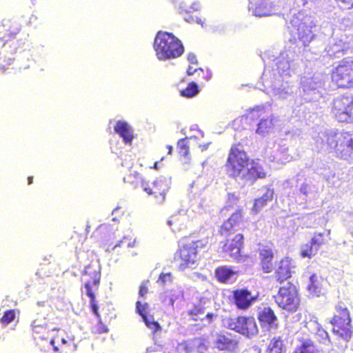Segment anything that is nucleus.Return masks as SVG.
<instances>
[{
	"label": "nucleus",
	"instance_id": "nucleus-1",
	"mask_svg": "<svg viewBox=\"0 0 353 353\" xmlns=\"http://www.w3.org/2000/svg\"><path fill=\"white\" fill-rule=\"evenodd\" d=\"M21 26L15 19H5L0 23V46L3 48V56L0 57V69L5 71L8 69L7 59L13 61L14 57L9 55H14L21 49L22 43L16 39L19 33Z\"/></svg>",
	"mask_w": 353,
	"mask_h": 353
},
{
	"label": "nucleus",
	"instance_id": "nucleus-2",
	"mask_svg": "<svg viewBox=\"0 0 353 353\" xmlns=\"http://www.w3.org/2000/svg\"><path fill=\"white\" fill-rule=\"evenodd\" d=\"M153 48L157 57L161 61L174 59L184 53V47L172 33L158 31L154 37Z\"/></svg>",
	"mask_w": 353,
	"mask_h": 353
},
{
	"label": "nucleus",
	"instance_id": "nucleus-3",
	"mask_svg": "<svg viewBox=\"0 0 353 353\" xmlns=\"http://www.w3.org/2000/svg\"><path fill=\"white\" fill-rule=\"evenodd\" d=\"M179 249L174 254V261L177 263V268L180 271L191 268L199 259L198 249L203 248L205 244L201 241H190L187 237L180 240Z\"/></svg>",
	"mask_w": 353,
	"mask_h": 353
},
{
	"label": "nucleus",
	"instance_id": "nucleus-4",
	"mask_svg": "<svg viewBox=\"0 0 353 353\" xmlns=\"http://www.w3.org/2000/svg\"><path fill=\"white\" fill-rule=\"evenodd\" d=\"M335 309L337 313L330 321L332 332L347 342L353 334L350 312L347 306L341 301L339 302Z\"/></svg>",
	"mask_w": 353,
	"mask_h": 353
},
{
	"label": "nucleus",
	"instance_id": "nucleus-5",
	"mask_svg": "<svg viewBox=\"0 0 353 353\" xmlns=\"http://www.w3.org/2000/svg\"><path fill=\"white\" fill-rule=\"evenodd\" d=\"M250 157L243 148L241 143L232 145L228 150L225 167L229 176L233 179L239 177L250 165Z\"/></svg>",
	"mask_w": 353,
	"mask_h": 353
},
{
	"label": "nucleus",
	"instance_id": "nucleus-6",
	"mask_svg": "<svg viewBox=\"0 0 353 353\" xmlns=\"http://www.w3.org/2000/svg\"><path fill=\"white\" fill-rule=\"evenodd\" d=\"M326 142L341 158L346 159L353 155V132H330L327 134Z\"/></svg>",
	"mask_w": 353,
	"mask_h": 353
},
{
	"label": "nucleus",
	"instance_id": "nucleus-7",
	"mask_svg": "<svg viewBox=\"0 0 353 353\" xmlns=\"http://www.w3.org/2000/svg\"><path fill=\"white\" fill-rule=\"evenodd\" d=\"M274 299L279 307L290 312H296L300 305L298 290L292 282L281 286Z\"/></svg>",
	"mask_w": 353,
	"mask_h": 353
},
{
	"label": "nucleus",
	"instance_id": "nucleus-8",
	"mask_svg": "<svg viewBox=\"0 0 353 353\" xmlns=\"http://www.w3.org/2000/svg\"><path fill=\"white\" fill-rule=\"evenodd\" d=\"M331 81L338 88H353V58L346 57L332 69Z\"/></svg>",
	"mask_w": 353,
	"mask_h": 353
},
{
	"label": "nucleus",
	"instance_id": "nucleus-9",
	"mask_svg": "<svg viewBox=\"0 0 353 353\" xmlns=\"http://www.w3.org/2000/svg\"><path fill=\"white\" fill-rule=\"evenodd\" d=\"M332 113L339 122H353V96L341 95L332 103Z\"/></svg>",
	"mask_w": 353,
	"mask_h": 353
},
{
	"label": "nucleus",
	"instance_id": "nucleus-10",
	"mask_svg": "<svg viewBox=\"0 0 353 353\" xmlns=\"http://www.w3.org/2000/svg\"><path fill=\"white\" fill-rule=\"evenodd\" d=\"M83 275L85 294L90 300L96 299L95 291L99 288L101 281V267L97 261H92L85 266Z\"/></svg>",
	"mask_w": 353,
	"mask_h": 353
},
{
	"label": "nucleus",
	"instance_id": "nucleus-11",
	"mask_svg": "<svg viewBox=\"0 0 353 353\" xmlns=\"http://www.w3.org/2000/svg\"><path fill=\"white\" fill-rule=\"evenodd\" d=\"M226 327L247 336L257 334L259 329L253 316H239L225 319Z\"/></svg>",
	"mask_w": 353,
	"mask_h": 353
},
{
	"label": "nucleus",
	"instance_id": "nucleus-12",
	"mask_svg": "<svg viewBox=\"0 0 353 353\" xmlns=\"http://www.w3.org/2000/svg\"><path fill=\"white\" fill-rule=\"evenodd\" d=\"M171 178L161 176L152 182H142L143 190L149 195H152L159 202L165 199L168 191L170 188Z\"/></svg>",
	"mask_w": 353,
	"mask_h": 353
},
{
	"label": "nucleus",
	"instance_id": "nucleus-13",
	"mask_svg": "<svg viewBox=\"0 0 353 353\" xmlns=\"http://www.w3.org/2000/svg\"><path fill=\"white\" fill-rule=\"evenodd\" d=\"M295 268L296 265L292 257L289 256L282 257L274 268L276 281L281 284L290 279L292 276Z\"/></svg>",
	"mask_w": 353,
	"mask_h": 353
},
{
	"label": "nucleus",
	"instance_id": "nucleus-14",
	"mask_svg": "<svg viewBox=\"0 0 353 353\" xmlns=\"http://www.w3.org/2000/svg\"><path fill=\"white\" fill-rule=\"evenodd\" d=\"M239 341L235 336L228 332L217 333L214 341V347L219 351L233 352L238 348Z\"/></svg>",
	"mask_w": 353,
	"mask_h": 353
},
{
	"label": "nucleus",
	"instance_id": "nucleus-15",
	"mask_svg": "<svg viewBox=\"0 0 353 353\" xmlns=\"http://www.w3.org/2000/svg\"><path fill=\"white\" fill-rule=\"evenodd\" d=\"M243 210L239 208L232 213L219 226L218 229L219 234L225 237L228 236L236 230V228L243 223Z\"/></svg>",
	"mask_w": 353,
	"mask_h": 353
},
{
	"label": "nucleus",
	"instance_id": "nucleus-16",
	"mask_svg": "<svg viewBox=\"0 0 353 353\" xmlns=\"http://www.w3.org/2000/svg\"><path fill=\"white\" fill-rule=\"evenodd\" d=\"M244 248V235L242 233L236 234L232 238L228 239L223 246V251L232 257L240 260Z\"/></svg>",
	"mask_w": 353,
	"mask_h": 353
},
{
	"label": "nucleus",
	"instance_id": "nucleus-17",
	"mask_svg": "<svg viewBox=\"0 0 353 353\" xmlns=\"http://www.w3.org/2000/svg\"><path fill=\"white\" fill-rule=\"evenodd\" d=\"M256 297L247 288L236 289L232 291V301L239 310H247L256 301Z\"/></svg>",
	"mask_w": 353,
	"mask_h": 353
},
{
	"label": "nucleus",
	"instance_id": "nucleus-18",
	"mask_svg": "<svg viewBox=\"0 0 353 353\" xmlns=\"http://www.w3.org/2000/svg\"><path fill=\"white\" fill-rule=\"evenodd\" d=\"M257 319L262 328L271 330L278 327V317L274 311L269 306L263 307L259 310Z\"/></svg>",
	"mask_w": 353,
	"mask_h": 353
},
{
	"label": "nucleus",
	"instance_id": "nucleus-19",
	"mask_svg": "<svg viewBox=\"0 0 353 353\" xmlns=\"http://www.w3.org/2000/svg\"><path fill=\"white\" fill-rule=\"evenodd\" d=\"M259 265L263 273L269 274L274 270L273 260L274 252L268 245H263L258 249Z\"/></svg>",
	"mask_w": 353,
	"mask_h": 353
},
{
	"label": "nucleus",
	"instance_id": "nucleus-20",
	"mask_svg": "<svg viewBox=\"0 0 353 353\" xmlns=\"http://www.w3.org/2000/svg\"><path fill=\"white\" fill-rule=\"evenodd\" d=\"M250 167L248 168L246 174L242 176L243 178L254 183L256 180L266 176V173L258 159H250Z\"/></svg>",
	"mask_w": 353,
	"mask_h": 353
},
{
	"label": "nucleus",
	"instance_id": "nucleus-21",
	"mask_svg": "<svg viewBox=\"0 0 353 353\" xmlns=\"http://www.w3.org/2000/svg\"><path fill=\"white\" fill-rule=\"evenodd\" d=\"M117 132L122 139L125 144H131L135 136L133 133L132 128L123 120L117 121L114 127Z\"/></svg>",
	"mask_w": 353,
	"mask_h": 353
},
{
	"label": "nucleus",
	"instance_id": "nucleus-22",
	"mask_svg": "<svg viewBox=\"0 0 353 353\" xmlns=\"http://www.w3.org/2000/svg\"><path fill=\"white\" fill-rule=\"evenodd\" d=\"M91 311L97 319V323L92 327V332L96 334L106 333L108 332L107 325L102 323L101 316L99 312L97 299L90 301Z\"/></svg>",
	"mask_w": 353,
	"mask_h": 353
},
{
	"label": "nucleus",
	"instance_id": "nucleus-23",
	"mask_svg": "<svg viewBox=\"0 0 353 353\" xmlns=\"http://www.w3.org/2000/svg\"><path fill=\"white\" fill-rule=\"evenodd\" d=\"M297 39L302 42L304 46H307L308 43L313 39L314 34L311 30V26L304 22H301L297 26Z\"/></svg>",
	"mask_w": 353,
	"mask_h": 353
},
{
	"label": "nucleus",
	"instance_id": "nucleus-24",
	"mask_svg": "<svg viewBox=\"0 0 353 353\" xmlns=\"http://www.w3.org/2000/svg\"><path fill=\"white\" fill-rule=\"evenodd\" d=\"M236 274V272L232 268L222 265L215 270V276L217 281L221 283L231 282L232 278Z\"/></svg>",
	"mask_w": 353,
	"mask_h": 353
},
{
	"label": "nucleus",
	"instance_id": "nucleus-25",
	"mask_svg": "<svg viewBox=\"0 0 353 353\" xmlns=\"http://www.w3.org/2000/svg\"><path fill=\"white\" fill-rule=\"evenodd\" d=\"M286 346L281 336H273L267 346L266 353H285Z\"/></svg>",
	"mask_w": 353,
	"mask_h": 353
},
{
	"label": "nucleus",
	"instance_id": "nucleus-26",
	"mask_svg": "<svg viewBox=\"0 0 353 353\" xmlns=\"http://www.w3.org/2000/svg\"><path fill=\"white\" fill-rule=\"evenodd\" d=\"M274 192L271 189H268L265 193L260 197L256 199L254 201L252 212L254 214L258 213L262 208L273 199Z\"/></svg>",
	"mask_w": 353,
	"mask_h": 353
},
{
	"label": "nucleus",
	"instance_id": "nucleus-27",
	"mask_svg": "<svg viewBox=\"0 0 353 353\" xmlns=\"http://www.w3.org/2000/svg\"><path fill=\"white\" fill-rule=\"evenodd\" d=\"M301 343L292 353H319L316 345L310 339H299Z\"/></svg>",
	"mask_w": 353,
	"mask_h": 353
},
{
	"label": "nucleus",
	"instance_id": "nucleus-28",
	"mask_svg": "<svg viewBox=\"0 0 353 353\" xmlns=\"http://www.w3.org/2000/svg\"><path fill=\"white\" fill-rule=\"evenodd\" d=\"M205 310V301L200 300L192 304V307L188 311V314L192 321H196L202 320L200 316L204 314Z\"/></svg>",
	"mask_w": 353,
	"mask_h": 353
},
{
	"label": "nucleus",
	"instance_id": "nucleus-29",
	"mask_svg": "<svg viewBox=\"0 0 353 353\" xmlns=\"http://www.w3.org/2000/svg\"><path fill=\"white\" fill-rule=\"evenodd\" d=\"M177 152L181 157H184L185 163L189 164L191 161L190 144L187 138L180 139L177 143Z\"/></svg>",
	"mask_w": 353,
	"mask_h": 353
},
{
	"label": "nucleus",
	"instance_id": "nucleus-30",
	"mask_svg": "<svg viewBox=\"0 0 353 353\" xmlns=\"http://www.w3.org/2000/svg\"><path fill=\"white\" fill-rule=\"evenodd\" d=\"M330 239V231H324L322 232H315L311 238L310 241L316 247L318 250L319 248L325 245Z\"/></svg>",
	"mask_w": 353,
	"mask_h": 353
},
{
	"label": "nucleus",
	"instance_id": "nucleus-31",
	"mask_svg": "<svg viewBox=\"0 0 353 353\" xmlns=\"http://www.w3.org/2000/svg\"><path fill=\"white\" fill-rule=\"evenodd\" d=\"M54 340L51 339L50 343L53 345V349L55 352L59 353H74L76 350V345L72 341H66L65 339H61V344L59 346L54 345Z\"/></svg>",
	"mask_w": 353,
	"mask_h": 353
},
{
	"label": "nucleus",
	"instance_id": "nucleus-32",
	"mask_svg": "<svg viewBox=\"0 0 353 353\" xmlns=\"http://www.w3.org/2000/svg\"><path fill=\"white\" fill-rule=\"evenodd\" d=\"M273 125V120L272 118L267 117L262 119L258 123V128L256 132L260 134H265L268 133L272 130Z\"/></svg>",
	"mask_w": 353,
	"mask_h": 353
},
{
	"label": "nucleus",
	"instance_id": "nucleus-33",
	"mask_svg": "<svg viewBox=\"0 0 353 353\" xmlns=\"http://www.w3.org/2000/svg\"><path fill=\"white\" fill-rule=\"evenodd\" d=\"M199 92L197 85L194 82H190L185 89L179 91L180 94L186 98H192L196 96Z\"/></svg>",
	"mask_w": 353,
	"mask_h": 353
},
{
	"label": "nucleus",
	"instance_id": "nucleus-34",
	"mask_svg": "<svg viewBox=\"0 0 353 353\" xmlns=\"http://www.w3.org/2000/svg\"><path fill=\"white\" fill-rule=\"evenodd\" d=\"M318 251V249H316V247L314 246V245L310 241V242L304 245L301 249L300 252V256L302 258L312 259L317 254Z\"/></svg>",
	"mask_w": 353,
	"mask_h": 353
},
{
	"label": "nucleus",
	"instance_id": "nucleus-35",
	"mask_svg": "<svg viewBox=\"0 0 353 353\" xmlns=\"http://www.w3.org/2000/svg\"><path fill=\"white\" fill-rule=\"evenodd\" d=\"M196 73L199 77H201L200 80L201 83L208 82L210 79V74L208 72H205L202 68L194 69L192 66H189L187 69V74L188 75H192Z\"/></svg>",
	"mask_w": 353,
	"mask_h": 353
},
{
	"label": "nucleus",
	"instance_id": "nucleus-36",
	"mask_svg": "<svg viewBox=\"0 0 353 353\" xmlns=\"http://www.w3.org/2000/svg\"><path fill=\"white\" fill-rule=\"evenodd\" d=\"M148 328L151 330L153 334H156L161 330V326L159 322L154 320V316L152 315L148 316L143 320Z\"/></svg>",
	"mask_w": 353,
	"mask_h": 353
},
{
	"label": "nucleus",
	"instance_id": "nucleus-37",
	"mask_svg": "<svg viewBox=\"0 0 353 353\" xmlns=\"http://www.w3.org/2000/svg\"><path fill=\"white\" fill-rule=\"evenodd\" d=\"M317 341L322 344L326 345L331 343V339L328 332L323 328H318L316 332Z\"/></svg>",
	"mask_w": 353,
	"mask_h": 353
},
{
	"label": "nucleus",
	"instance_id": "nucleus-38",
	"mask_svg": "<svg viewBox=\"0 0 353 353\" xmlns=\"http://www.w3.org/2000/svg\"><path fill=\"white\" fill-rule=\"evenodd\" d=\"M16 317V312L14 310L10 309L4 312L3 316L0 319V322L3 325L6 326L12 323Z\"/></svg>",
	"mask_w": 353,
	"mask_h": 353
},
{
	"label": "nucleus",
	"instance_id": "nucleus-39",
	"mask_svg": "<svg viewBox=\"0 0 353 353\" xmlns=\"http://www.w3.org/2000/svg\"><path fill=\"white\" fill-rule=\"evenodd\" d=\"M150 310L149 304L147 303H142L138 301L136 302V312L139 314L143 319L147 318L148 316V312Z\"/></svg>",
	"mask_w": 353,
	"mask_h": 353
},
{
	"label": "nucleus",
	"instance_id": "nucleus-40",
	"mask_svg": "<svg viewBox=\"0 0 353 353\" xmlns=\"http://www.w3.org/2000/svg\"><path fill=\"white\" fill-rule=\"evenodd\" d=\"M32 332L35 339H46L45 334L47 332V330L46 327L40 325H33L32 327Z\"/></svg>",
	"mask_w": 353,
	"mask_h": 353
},
{
	"label": "nucleus",
	"instance_id": "nucleus-41",
	"mask_svg": "<svg viewBox=\"0 0 353 353\" xmlns=\"http://www.w3.org/2000/svg\"><path fill=\"white\" fill-rule=\"evenodd\" d=\"M185 353H201L199 346L194 343L183 342L182 343Z\"/></svg>",
	"mask_w": 353,
	"mask_h": 353
},
{
	"label": "nucleus",
	"instance_id": "nucleus-42",
	"mask_svg": "<svg viewBox=\"0 0 353 353\" xmlns=\"http://www.w3.org/2000/svg\"><path fill=\"white\" fill-rule=\"evenodd\" d=\"M316 275L315 274H312L310 277V283L307 285V289L311 292H315L318 289Z\"/></svg>",
	"mask_w": 353,
	"mask_h": 353
},
{
	"label": "nucleus",
	"instance_id": "nucleus-43",
	"mask_svg": "<svg viewBox=\"0 0 353 353\" xmlns=\"http://www.w3.org/2000/svg\"><path fill=\"white\" fill-rule=\"evenodd\" d=\"M239 197L234 193L228 194V202L230 203L228 205L225 206L223 210H230L233 203L237 202Z\"/></svg>",
	"mask_w": 353,
	"mask_h": 353
},
{
	"label": "nucleus",
	"instance_id": "nucleus-44",
	"mask_svg": "<svg viewBox=\"0 0 353 353\" xmlns=\"http://www.w3.org/2000/svg\"><path fill=\"white\" fill-rule=\"evenodd\" d=\"M149 283V281L147 280L140 285L139 294L141 297H145V294L148 292V284Z\"/></svg>",
	"mask_w": 353,
	"mask_h": 353
},
{
	"label": "nucleus",
	"instance_id": "nucleus-45",
	"mask_svg": "<svg viewBox=\"0 0 353 353\" xmlns=\"http://www.w3.org/2000/svg\"><path fill=\"white\" fill-rule=\"evenodd\" d=\"M117 246V245L114 246V248H115ZM118 246H121L124 248H128L130 247L134 246V242L131 243L128 239L123 238L122 240L120 241L119 243L118 244Z\"/></svg>",
	"mask_w": 353,
	"mask_h": 353
},
{
	"label": "nucleus",
	"instance_id": "nucleus-46",
	"mask_svg": "<svg viewBox=\"0 0 353 353\" xmlns=\"http://www.w3.org/2000/svg\"><path fill=\"white\" fill-rule=\"evenodd\" d=\"M159 280L162 282L163 285L166 283L167 281L171 282L172 281V274L171 273H161L159 275Z\"/></svg>",
	"mask_w": 353,
	"mask_h": 353
},
{
	"label": "nucleus",
	"instance_id": "nucleus-47",
	"mask_svg": "<svg viewBox=\"0 0 353 353\" xmlns=\"http://www.w3.org/2000/svg\"><path fill=\"white\" fill-rule=\"evenodd\" d=\"M338 1L343 4L341 6L345 9H350L353 7V0H338Z\"/></svg>",
	"mask_w": 353,
	"mask_h": 353
},
{
	"label": "nucleus",
	"instance_id": "nucleus-48",
	"mask_svg": "<svg viewBox=\"0 0 353 353\" xmlns=\"http://www.w3.org/2000/svg\"><path fill=\"white\" fill-rule=\"evenodd\" d=\"M216 317H217V315L212 312H208L205 316V319L209 324L212 323Z\"/></svg>",
	"mask_w": 353,
	"mask_h": 353
},
{
	"label": "nucleus",
	"instance_id": "nucleus-49",
	"mask_svg": "<svg viewBox=\"0 0 353 353\" xmlns=\"http://www.w3.org/2000/svg\"><path fill=\"white\" fill-rule=\"evenodd\" d=\"M261 115L259 114V110H252L249 114V117L251 120H253L254 117H259Z\"/></svg>",
	"mask_w": 353,
	"mask_h": 353
},
{
	"label": "nucleus",
	"instance_id": "nucleus-50",
	"mask_svg": "<svg viewBox=\"0 0 353 353\" xmlns=\"http://www.w3.org/2000/svg\"><path fill=\"white\" fill-rule=\"evenodd\" d=\"M188 59L189 61L191 63H193V64H197L198 63L197 60H196V57L193 54H190L188 55Z\"/></svg>",
	"mask_w": 353,
	"mask_h": 353
},
{
	"label": "nucleus",
	"instance_id": "nucleus-51",
	"mask_svg": "<svg viewBox=\"0 0 353 353\" xmlns=\"http://www.w3.org/2000/svg\"><path fill=\"white\" fill-rule=\"evenodd\" d=\"M166 149L168 150V154H171L172 152V146L170 145H166Z\"/></svg>",
	"mask_w": 353,
	"mask_h": 353
},
{
	"label": "nucleus",
	"instance_id": "nucleus-52",
	"mask_svg": "<svg viewBox=\"0 0 353 353\" xmlns=\"http://www.w3.org/2000/svg\"><path fill=\"white\" fill-rule=\"evenodd\" d=\"M306 188H307V185H304L301 186V191L304 194H307Z\"/></svg>",
	"mask_w": 353,
	"mask_h": 353
},
{
	"label": "nucleus",
	"instance_id": "nucleus-53",
	"mask_svg": "<svg viewBox=\"0 0 353 353\" xmlns=\"http://www.w3.org/2000/svg\"><path fill=\"white\" fill-rule=\"evenodd\" d=\"M208 145V144L200 145L199 147L201 148V151H203L207 149Z\"/></svg>",
	"mask_w": 353,
	"mask_h": 353
},
{
	"label": "nucleus",
	"instance_id": "nucleus-54",
	"mask_svg": "<svg viewBox=\"0 0 353 353\" xmlns=\"http://www.w3.org/2000/svg\"><path fill=\"white\" fill-rule=\"evenodd\" d=\"M196 21L197 23L201 24L202 27L204 26V25H203L204 22L202 21V20L201 19H196Z\"/></svg>",
	"mask_w": 353,
	"mask_h": 353
},
{
	"label": "nucleus",
	"instance_id": "nucleus-55",
	"mask_svg": "<svg viewBox=\"0 0 353 353\" xmlns=\"http://www.w3.org/2000/svg\"><path fill=\"white\" fill-rule=\"evenodd\" d=\"M28 185H30L33 182V176H28Z\"/></svg>",
	"mask_w": 353,
	"mask_h": 353
},
{
	"label": "nucleus",
	"instance_id": "nucleus-56",
	"mask_svg": "<svg viewBox=\"0 0 353 353\" xmlns=\"http://www.w3.org/2000/svg\"><path fill=\"white\" fill-rule=\"evenodd\" d=\"M153 168H154V169H157H157H159V162H157H157H155V163H154Z\"/></svg>",
	"mask_w": 353,
	"mask_h": 353
},
{
	"label": "nucleus",
	"instance_id": "nucleus-57",
	"mask_svg": "<svg viewBox=\"0 0 353 353\" xmlns=\"http://www.w3.org/2000/svg\"><path fill=\"white\" fill-rule=\"evenodd\" d=\"M185 20L186 21H194V19L192 17H190V18H185Z\"/></svg>",
	"mask_w": 353,
	"mask_h": 353
},
{
	"label": "nucleus",
	"instance_id": "nucleus-58",
	"mask_svg": "<svg viewBox=\"0 0 353 353\" xmlns=\"http://www.w3.org/2000/svg\"><path fill=\"white\" fill-rule=\"evenodd\" d=\"M37 19V17H35V16H32V17H31V19Z\"/></svg>",
	"mask_w": 353,
	"mask_h": 353
}]
</instances>
